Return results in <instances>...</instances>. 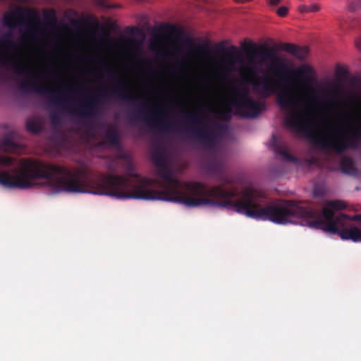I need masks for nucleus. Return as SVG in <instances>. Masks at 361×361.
Wrapping results in <instances>:
<instances>
[{
  "instance_id": "nucleus-1",
  "label": "nucleus",
  "mask_w": 361,
  "mask_h": 361,
  "mask_svg": "<svg viewBox=\"0 0 361 361\" xmlns=\"http://www.w3.org/2000/svg\"><path fill=\"white\" fill-rule=\"evenodd\" d=\"M152 159L157 167L158 176L163 180L159 184L160 190L152 188L154 180L150 178H139L136 183H132L120 175L103 173L90 175L83 169H70L32 159H24L18 167V189L30 188L34 180L46 179L56 192H92L118 199L172 202L187 207L213 203L204 197L187 196L201 194L204 191L202 185L197 181L182 182L176 178L168 166L161 149L152 152Z\"/></svg>"
},
{
  "instance_id": "nucleus-2",
  "label": "nucleus",
  "mask_w": 361,
  "mask_h": 361,
  "mask_svg": "<svg viewBox=\"0 0 361 361\" xmlns=\"http://www.w3.org/2000/svg\"><path fill=\"white\" fill-rule=\"evenodd\" d=\"M217 181L221 184L209 188L199 182L204 191L200 195L188 196L204 197L213 203L200 204L194 207L205 205L224 207L257 220L283 225L290 222L293 200L269 202L265 192L261 190L250 187L233 186L237 183L235 177L226 172L219 176Z\"/></svg>"
},
{
  "instance_id": "nucleus-3",
  "label": "nucleus",
  "mask_w": 361,
  "mask_h": 361,
  "mask_svg": "<svg viewBox=\"0 0 361 361\" xmlns=\"http://www.w3.org/2000/svg\"><path fill=\"white\" fill-rule=\"evenodd\" d=\"M276 102L281 109L290 111L284 118L285 127L304 134L314 145L323 150H331L341 154L348 149H356L361 141V125L357 127L350 126V134L348 136L328 138L317 134L302 114L296 110L295 101L289 89L284 88L279 92Z\"/></svg>"
},
{
  "instance_id": "nucleus-4",
  "label": "nucleus",
  "mask_w": 361,
  "mask_h": 361,
  "mask_svg": "<svg viewBox=\"0 0 361 361\" xmlns=\"http://www.w3.org/2000/svg\"><path fill=\"white\" fill-rule=\"evenodd\" d=\"M276 102L281 109L290 111L284 118L285 127L304 134L314 145L323 150H331L341 154L348 149H356L361 141V125L357 127L350 126V134L348 136L328 138L317 134L302 114L296 110L295 101L289 89L284 88L279 92Z\"/></svg>"
},
{
  "instance_id": "nucleus-5",
  "label": "nucleus",
  "mask_w": 361,
  "mask_h": 361,
  "mask_svg": "<svg viewBox=\"0 0 361 361\" xmlns=\"http://www.w3.org/2000/svg\"><path fill=\"white\" fill-rule=\"evenodd\" d=\"M291 210L290 223L301 219L309 227L338 235L342 240L361 242V214L353 216L344 214L336 215L329 208L322 212L307 209L294 202Z\"/></svg>"
},
{
  "instance_id": "nucleus-6",
  "label": "nucleus",
  "mask_w": 361,
  "mask_h": 361,
  "mask_svg": "<svg viewBox=\"0 0 361 361\" xmlns=\"http://www.w3.org/2000/svg\"><path fill=\"white\" fill-rule=\"evenodd\" d=\"M243 50L249 54L247 63L242 66V71L250 75H255L258 71L257 63L264 64L266 61L271 62L276 71H283L285 74L293 73L295 77L304 79L307 85L316 82L314 69L307 64H302L295 71L288 69L286 63L278 56L276 50L265 44L257 45L251 41L245 40L241 44Z\"/></svg>"
},
{
  "instance_id": "nucleus-7",
  "label": "nucleus",
  "mask_w": 361,
  "mask_h": 361,
  "mask_svg": "<svg viewBox=\"0 0 361 361\" xmlns=\"http://www.w3.org/2000/svg\"><path fill=\"white\" fill-rule=\"evenodd\" d=\"M105 72L108 78L114 81L113 85L109 86V89L101 90L99 94L87 97L79 108L74 109L73 114L85 119L94 118L98 114L99 103L106 98L114 97L131 104L137 101V98L133 97L128 91L127 82L125 79L116 78L109 66L105 67Z\"/></svg>"
},
{
  "instance_id": "nucleus-8",
  "label": "nucleus",
  "mask_w": 361,
  "mask_h": 361,
  "mask_svg": "<svg viewBox=\"0 0 361 361\" xmlns=\"http://www.w3.org/2000/svg\"><path fill=\"white\" fill-rule=\"evenodd\" d=\"M235 114L245 118L257 117L265 108V105L252 99L247 88H235L231 100Z\"/></svg>"
},
{
  "instance_id": "nucleus-9",
  "label": "nucleus",
  "mask_w": 361,
  "mask_h": 361,
  "mask_svg": "<svg viewBox=\"0 0 361 361\" xmlns=\"http://www.w3.org/2000/svg\"><path fill=\"white\" fill-rule=\"evenodd\" d=\"M24 18L35 20L37 25H41L39 16L35 11L27 8H19L16 11L5 13L3 18V24L10 29L25 25L26 30L23 36L27 35L35 39L37 36L34 23L32 22L25 23L23 21Z\"/></svg>"
},
{
  "instance_id": "nucleus-10",
  "label": "nucleus",
  "mask_w": 361,
  "mask_h": 361,
  "mask_svg": "<svg viewBox=\"0 0 361 361\" xmlns=\"http://www.w3.org/2000/svg\"><path fill=\"white\" fill-rule=\"evenodd\" d=\"M181 116L187 124L192 126L188 134L206 146H212L216 141V134L211 128L203 125L202 117L196 112L183 111Z\"/></svg>"
},
{
  "instance_id": "nucleus-11",
  "label": "nucleus",
  "mask_w": 361,
  "mask_h": 361,
  "mask_svg": "<svg viewBox=\"0 0 361 361\" xmlns=\"http://www.w3.org/2000/svg\"><path fill=\"white\" fill-rule=\"evenodd\" d=\"M18 46L13 39L11 32H7L0 38V66H6L11 64L12 68L19 75L27 74V64L21 60H13L7 51L16 52Z\"/></svg>"
},
{
  "instance_id": "nucleus-12",
  "label": "nucleus",
  "mask_w": 361,
  "mask_h": 361,
  "mask_svg": "<svg viewBox=\"0 0 361 361\" xmlns=\"http://www.w3.org/2000/svg\"><path fill=\"white\" fill-rule=\"evenodd\" d=\"M20 88L24 91L30 90L45 95L51 104L56 106L68 109L67 98L70 92L64 91L60 92L55 90H51L47 86L39 85L32 79L22 82L20 84Z\"/></svg>"
},
{
  "instance_id": "nucleus-13",
  "label": "nucleus",
  "mask_w": 361,
  "mask_h": 361,
  "mask_svg": "<svg viewBox=\"0 0 361 361\" xmlns=\"http://www.w3.org/2000/svg\"><path fill=\"white\" fill-rule=\"evenodd\" d=\"M228 44V41L223 40L215 46L216 52L221 54L225 56L227 59L224 63V68L228 71H232L234 70L235 65L238 63L241 62L238 56V49L234 46L231 45L229 47H226Z\"/></svg>"
},
{
  "instance_id": "nucleus-14",
  "label": "nucleus",
  "mask_w": 361,
  "mask_h": 361,
  "mask_svg": "<svg viewBox=\"0 0 361 361\" xmlns=\"http://www.w3.org/2000/svg\"><path fill=\"white\" fill-rule=\"evenodd\" d=\"M153 115L159 116V114H152L147 111L143 104L139 106V110L131 115L132 119L142 120L145 121L149 126H158L165 129H170L171 126L164 121L157 122L153 118Z\"/></svg>"
},
{
  "instance_id": "nucleus-15",
  "label": "nucleus",
  "mask_w": 361,
  "mask_h": 361,
  "mask_svg": "<svg viewBox=\"0 0 361 361\" xmlns=\"http://www.w3.org/2000/svg\"><path fill=\"white\" fill-rule=\"evenodd\" d=\"M0 151L8 153L18 154L23 151L20 144L16 142L11 133H6L0 139Z\"/></svg>"
},
{
  "instance_id": "nucleus-16",
  "label": "nucleus",
  "mask_w": 361,
  "mask_h": 361,
  "mask_svg": "<svg viewBox=\"0 0 361 361\" xmlns=\"http://www.w3.org/2000/svg\"><path fill=\"white\" fill-rule=\"evenodd\" d=\"M254 90L260 93L264 98L269 97L276 91V82H273L269 78H265L262 81H256L253 83Z\"/></svg>"
},
{
  "instance_id": "nucleus-17",
  "label": "nucleus",
  "mask_w": 361,
  "mask_h": 361,
  "mask_svg": "<svg viewBox=\"0 0 361 361\" xmlns=\"http://www.w3.org/2000/svg\"><path fill=\"white\" fill-rule=\"evenodd\" d=\"M271 144L273 150L277 154L283 157L286 160L293 161L294 157L287 151V146L285 142L279 141L275 135L271 136Z\"/></svg>"
},
{
  "instance_id": "nucleus-18",
  "label": "nucleus",
  "mask_w": 361,
  "mask_h": 361,
  "mask_svg": "<svg viewBox=\"0 0 361 361\" xmlns=\"http://www.w3.org/2000/svg\"><path fill=\"white\" fill-rule=\"evenodd\" d=\"M326 99L323 102L325 108L329 109L338 104V99L336 97L339 92L338 87H334L332 89H324Z\"/></svg>"
},
{
  "instance_id": "nucleus-19",
  "label": "nucleus",
  "mask_w": 361,
  "mask_h": 361,
  "mask_svg": "<svg viewBox=\"0 0 361 361\" xmlns=\"http://www.w3.org/2000/svg\"><path fill=\"white\" fill-rule=\"evenodd\" d=\"M104 137L111 146L118 147L120 145V134L114 126L109 125L107 126Z\"/></svg>"
},
{
  "instance_id": "nucleus-20",
  "label": "nucleus",
  "mask_w": 361,
  "mask_h": 361,
  "mask_svg": "<svg viewBox=\"0 0 361 361\" xmlns=\"http://www.w3.org/2000/svg\"><path fill=\"white\" fill-rule=\"evenodd\" d=\"M295 204H298L302 207H304L305 209H315V210H318L319 211V209H314L308 205H306V204H304L301 202H296V201H293ZM346 207V204L343 202V201H341V200H334V201H329L326 204V207H325V208H329L334 213V209L335 210H341V209H343ZM324 209V207L320 210V212H322L323 209Z\"/></svg>"
},
{
  "instance_id": "nucleus-21",
  "label": "nucleus",
  "mask_w": 361,
  "mask_h": 361,
  "mask_svg": "<svg viewBox=\"0 0 361 361\" xmlns=\"http://www.w3.org/2000/svg\"><path fill=\"white\" fill-rule=\"evenodd\" d=\"M195 39H192V38H190V37H187L185 39V42L186 45L189 48L195 47V49L199 53H200V54H207V53H209V45H208L207 43H206V44H196L195 42ZM189 51L190 52H193V50L192 49H189Z\"/></svg>"
},
{
  "instance_id": "nucleus-22",
  "label": "nucleus",
  "mask_w": 361,
  "mask_h": 361,
  "mask_svg": "<svg viewBox=\"0 0 361 361\" xmlns=\"http://www.w3.org/2000/svg\"><path fill=\"white\" fill-rule=\"evenodd\" d=\"M208 169L218 179L225 172L224 164L220 160H212L208 164Z\"/></svg>"
},
{
  "instance_id": "nucleus-23",
  "label": "nucleus",
  "mask_w": 361,
  "mask_h": 361,
  "mask_svg": "<svg viewBox=\"0 0 361 361\" xmlns=\"http://www.w3.org/2000/svg\"><path fill=\"white\" fill-rule=\"evenodd\" d=\"M341 169L343 173L348 175L355 173L356 169L353 161L350 157H344L340 161Z\"/></svg>"
},
{
  "instance_id": "nucleus-24",
  "label": "nucleus",
  "mask_w": 361,
  "mask_h": 361,
  "mask_svg": "<svg viewBox=\"0 0 361 361\" xmlns=\"http://www.w3.org/2000/svg\"><path fill=\"white\" fill-rule=\"evenodd\" d=\"M23 160L24 159H23L21 161H23ZM16 163H17V159H16L14 157L0 155V167H8V166H13V168L9 169L2 170L1 171H0V173H1L4 171H6V170L11 171L14 168L18 167L21 164H20L18 166H16ZM20 163H22V162H20Z\"/></svg>"
},
{
  "instance_id": "nucleus-25",
  "label": "nucleus",
  "mask_w": 361,
  "mask_h": 361,
  "mask_svg": "<svg viewBox=\"0 0 361 361\" xmlns=\"http://www.w3.org/2000/svg\"><path fill=\"white\" fill-rule=\"evenodd\" d=\"M26 128L29 132L34 134L39 133L42 130L39 121L35 118H31L27 120Z\"/></svg>"
},
{
  "instance_id": "nucleus-26",
  "label": "nucleus",
  "mask_w": 361,
  "mask_h": 361,
  "mask_svg": "<svg viewBox=\"0 0 361 361\" xmlns=\"http://www.w3.org/2000/svg\"><path fill=\"white\" fill-rule=\"evenodd\" d=\"M231 109L228 108L225 110H221L215 111V116L221 120H223L226 122H229L231 119Z\"/></svg>"
},
{
  "instance_id": "nucleus-27",
  "label": "nucleus",
  "mask_w": 361,
  "mask_h": 361,
  "mask_svg": "<svg viewBox=\"0 0 361 361\" xmlns=\"http://www.w3.org/2000/svg\"><path fill=\"white\" fill-rule=\"evenodd\" d=\"M279 49L293 56L298 49V46L291 43L283 42L279 44Z\"/></svg>"
},
{
  "instance_id": "nucleus-28",
  "label": "nucleus",
  "mask_w": 361,
  "mask_h": 361,
  "mask_svg": "<svg viewBox=\"0 0 361 361\" xmlns=\"http://www.w3.org/2000/svg\"><path fill=\"white\" fill-rule=\"evenodd\" d=\"M308 48L306 47H299L298 46V49L295 51V53L293 54L295 57L300 60H304L306 59L307 54H308Z\"/></svg>"
},
{
  "instance_id": "nucleus-29",
  "label": "nucleus",
  "mask_w": 361,
  "mask_h": 361,
  "mask_svg": "<svg viewBox=\"0 0 361 361\" xmlns=\"http://www.w3.org/2000/svg\"><path fill=\"white\" fill-rule=\"evenodd\" d=\"M319 10V8L316 5L311 6H305L301 5L298 7V11L302 13H310V12H316Z\"/></svg>"
},
{
  "instance_id": "nucleus-30",
  "label": "nucleus",
  "mask_w": 361,
  "mask_h": 361,
  "mask_svg": "<svg viewBox=\"0 0 361 361\" xmlns=\"http://www.w3.org/2000/svg\"><path fill=\"white\" fill-rule=\"evenodd\" d=\"M348 8L351 11L361 10V0H350L348 4Z\"/></svg>"
},
{
  "instance_id": "nucleus-31",
  "label": "nucleus",
  "mask_w": 361,
  "mask_h": 361,
  "mask_svg": "<svg viewBox=\"0 0 361 361\" xmlns=\"http://www.w3.org/2000/svg\"><path fill=\"white\" fill-rule=\"evenodd\" d=\"M44 18L47 20L56 21V13L54 10H49L44 12Z\"/></svg>"
},
{
  "instance_id": "nucleus-32",
  "label": "nucleus",
  "mask_w": 361,
  "mask_h": 361,
  "mask_svg": "<svg viewBox=\"0 0 361 361\" xmlns=\"http://www.w3.org/2000/svg\"><path fill=\"white\" fill-rule=\"evenodd\" d=\"M50 122L52 126H57L61 123V118L59 114L53 113L50 115Z\"/></svg>"
},
{
  "instance_id": "nucleus-33",
  "label": "nucleus",
  "mask_w": 361,
  "mask_h": 361,
  "mask_svg": "<svg viewBox=\"0 0 361 361\" xmlns=\"http://www.w3.org/2000/svg\"><path fill=\"white\" fill-rule=\"evenodd\" d=\"M288 12V8L286 6H281L277 9L276 13L280 17H285Z\"/></svg>"
},
{
  "instance_id": "nucleus-34",
  "label": "nucleus",
  "mask_w": 361,
  "mask_h": 361,
  "mask_svg": "<svg viewBox=\"0 0 361 361\" xmlns=\"http://www.w3.org/2000/svg\"><path fill=\"white\" fill-rule=\"evenodd\" d=\"M214 127L216 130L221 132H225L228 129V126L226 124L219 123H215Z\"/></svg>"
},
{
  "instance_id": "nucleus-35",
  "label": "nucleus",
  "mask_w": 361,
  "mask_h": 361,
  "mask_svg": "<svg viewBox=\"0 0 361 361\" xmlns=\"http://www.w3.org/2000/svg\"><path fill=\"white\" fill-rule=\"evenodd\" d=\"M336 73L340 77H345L347 75V71L340 66L336 67Z\"/></svg>"
},
{
  "instance_id": "nucleus-36",
  "label": "nucleus",
  "mask_w": 361,
  "mask_h": 361,
  "mask_svg": "<svg viewBox=\"0 0 361 361\" xmlns=\"http://www.w3.org/2000/svg\"><path fill=\"white\" fill-rule=\"evenodd\" d=\"M118 158L120 159L127 160V159H128V155L124 152H121L118 154Z\"/></svg>"
},
{
  "instance_id": "nucleus-37",
  "label": "nucleus",
  "mask_w": 361,
  "mask_h": 361,
  "mask_svg": "<svg viewBox=\"0 0 361 361\" xmlns=\"http://www.w3.org/2000/svg\"><path fill=\"white\" fill-rule=\"evenodd\" d=\"M281 0H268V4L271 6H276L281 3Z\"/></svg>"
},
{
  "instance_id": "nucleus-38",
  "label": "nucleus",
  "mask_w": 361,
  "mask_h": 361,
  "mask_svg": "<svg viewBox=\"0 0 361 361\" xmlns=\"http://www.w3.org/2000/svg\"><path fill=\"white\" fill-rule=\"evenodd\" d=\"M311 100L312 102H314V103H318L319 102V97L318 95L314 94L312 97H311Z\"/></svg>"
},
{
  "instance_id": "nucleus-39",
  "label": "nucleus",
  "mask_w": 361,
  "mask_h": 361,
  "mask_svg": "<svg viewBox=\"0 0 361 361\" xmlns=\"http://www.w3.org/2000/svg\"><path fill=\"white\" fill-rule=\"evenodd\" d=\"M355 46L357 49L361 50V37L355 40Z\"/></svg>"
},
{
  "instance_id": "nucleus-40",
  "label": "nucleus",
  "mask_w": 361,
  "mask_h": 361,
  "mask_svg": "<svg viewBox=\"0 0 361 361\" xmlns=\"http://www.w3.org/2000/svg\"><path fill=\"white\" fill-rule=\"evenodd\" d=\"M316 161V159L314 158H312L311 159H310V164H314Z\"/></svg>"
},
{
  "instance_id": "nucleus-41",
  "label": "nucleus",
  "mask_w": 361,
  "mask_h": 361,
  "mask_svg": "<svg viewBox=\"0 0 361 361\" xmlns=\"http://www.w3.org/2000/svg\"><path fill=\"white\" fill-rule=\"evenodd\" d=\"M100 4H101V5H102V6H104V7H108V8H109V7H111L110 6L106 5V4H104L103 1H102Z\"/></svg>"
},
{
  "instance_id": "nucleus-42",
  "label": "nucleus",
  "mask_w": 361,
  "mask_h": 361,
  "mask_svg": "<svg viewBox=\"0 0 361 361\" xmlns=\"http://www.w3.org/2000/svg\"><path fill=\"white\" fill-rule=\"evenodd\" d=\"M234 1L236 2H241V3L246 2V0H234Z\"/></svg>"
},
{
  "instance_id": "nucleus-43",
  "label": "nucleus",
  "mask_w": 361,
  "mask_h": 361,
  "mask_svg": "<svg viewBox=\"0 0 361 361\" xmlns=\"http://www.w3.org/2000/svg\"><path fill=\"white\" fill-rule=\"evenodd\" d=\"M170 27H171V29H173V30H174V29H175L174 26H172V25H171V26H170Z\"/></svg>"
},
{
  "instance_id": "nucleus-44",
  "label": "nucleus",
  "mask_w": 361,
  "mask_h": 361,
  "mask_svg": "<svg viewBox=\"0 0 361 361\" xmlns=\"http://www.w3.org/2000/svg\"><path fill=\"white\" fill-rule=\"evenodd\" d=\"M71 90H74V91L77 90V89L73 88V87H71Z\"/></svg>"
}]
</instances>
